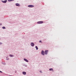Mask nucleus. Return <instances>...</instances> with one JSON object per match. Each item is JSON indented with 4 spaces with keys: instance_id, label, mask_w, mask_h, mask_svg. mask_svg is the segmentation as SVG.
<instances>
[{
    "instance_id": "23",
    "label": "nucleus",
    "mask_w": 76,
    "mask_h": 76,
    "mask_svg": "<svg viewBox=\"0 0 76 76\" xmlns=\"http://www.w3.org/2000/svg\"><path fill=\"white\" fill-rule=\"evenodd\" d=\"M16 72H17L16 71H15V73H16Z\"/></svg>"
},
{
    "instance_id": "16",
    "label": "nucleus",
    "mask_w": 76,
    "mask_h": 76,
    "mask_svg": "<svg viewBox=\"0 0 76 76\" xmlns=\"http://www.w3.org/2000/svg\"><path fill=\"white\" fill-rule=\"evenodd\" d=\"M2 44H3V43L0 42V45H2Z\"/></svg>"
},
{
    "instance_id": "8",
    "label": "nucleus",
    "mask_w": 76,
    "mask_h": 76,
    "mask_svg": "<svg viewBox=\"0 0 76 76\" xmlns=\"http://www.w3.org/2000/svg\"><path fill=\"white\" fill-rule=\"evenodd\" d=\"M24 60L25 61H26V62H28L29 61H28V60L26 59V58L24 59Z\"/></svg>"
},
{
    "instance_id": "1",
    "label": "nucleus",
    "mask_w": 76,
    "mask_h": 76,
    "mask_svg": "<svg viewBox=\"0 0 76 76\" xmlns=\"http://www.w3.org/2000/svg\"><path fill=\"white\" fill-rule=\"evenodd\" d=\"M43 21H38L37 22V23L38 24H41L42 23H43Z\"/></svg>"
},
{
    "instance_id": "14",
    "label": "nucleus",
    "mask_w": 76,
    "mask_h": 76,
    "mask_svg": "<svg viewBox=\"0 0 76 76\" xmlns=\"http://www.w3.org/2000/svg\"><path fill=\"white\" fill-rule=\"evenodd\" d=\"M2 64H3L4 65H6V64L5 63H2Z\"/></svg>"
},
{
    "instance_id": "3",
    "label": "nucleus",
    "mask_w": 76,
    "mask_h": 76,
    "mask_svg": "<svg viewBox=\"0 0 76 76\" xmlns=\"http://www.w3.org/2000/svg\"><path fill=\"white\" fill-rule=\"evenodd\" d=\"M48 50H45V54L46 55H47V54H48Z\"/></svg>"
},
{
    "instance_id": "2",
    "label": "nucleus",
    "mask_w": 76,
    "mask_h": 76,
    "mask_svg": "<svg viewBox=\"0 0 76 76\" xmlns=\"http://www.w3.org/2000/svg\"><path fill=\"white\" fill-rule=\"evenodd\" d=\"M28 7H34V6L32 5H28Z\"/></svg>"
},
{
    "instance_id": "6",
    "label": "nucleus",
    "mask_w": 76,
    "mask_h": 76,
    "mask_svg": "<svg viewBox=\"0 0 76 76\" xmlns=\"http://www.w3.org/2000/svg\"><path fill=\"white\" fill-rule=\"evenodd\" d=\"M7 0L5 1H1V2L2 3H6V2H7Z\"/></svg>"
},
{
    "instance_id": "7",
    "label": "nucleus",
    "mask_w": 76,
    "mask_h": 76,
    "mask_svg": "<svg viewBox=\"0 0 76 76\" xmlns=\"http://www.w3.org/2000/svg\"><path fill=\"white\" fill-rule=\"evenodd\" d=\"M15 5L16 6H20V4H18V3H16V4H15Z\"/></svg>"
},
{
    "instance_id": "21",
    "label": "nucleus",
    "mask_w": 76,
    "mask_h": 76,
    "mask_svg": "<svg viewBox=\"0 0 76 76\" xmlns=\"http://www.w3.org/2000/svg\"><path fill=\"white\" fill-rule=\"evenodd\" d=\"M0 25H2V24L0 23Z\"/></svg>"
},
{
    "instance_id": "5",
    "label": "nucleus",
    "mask_w": 76,
    "mask_h": 76,
    "mask_svg": "<svg viewBox=\"0 0 76 76\" xmlns=\"http://www.w3.org/2000/svg\"><path fill=\"white\" fill-rule=\"evenodd\" d=\"M31 47H34V45H35L34 44V43L33 42L31 43Z\"/></svg>"
},
{
    "instance_id": "12",
    "label": "nucleus",
    "mask_w": 76,
    "mask_h": 76,
    "mask_svg": "<svg viewBox=\"0 0 76 76\" xmlns=\"http://www.w3.org/2000/svg\"><path fill=\"white\" fill-rule=\"evenodd\" d=\"M35 48H36L37 50H38V47L37 46H36Z\"/></svg>"
},
{
    "instance_id": "4",
    "label": "nucleus",
    "mask_w": 76,
    "mask_h": 76,
    "mask_svg": "<svg viewBox=\"0 0 76 76\" xmlns=\"http://www.w3.org/2000/svg\"><path fill=\"white\" fill-rule=\"evenodd\" d=\"M41 54L42 55H43V56H44V55H45V53H44V50L42 51Z\"/></svg>"
},
{
    "instance_id": "18",
    "label": "nucleus",
    "mask_w": 76,
    "mask_h": 76,
    "mask_svg": "<svg viewBox=\"0 0 76 76\" xmlns=\"http://www.w3.org/2000/svg\"><path fill=\"white\" fill-rule=\"evenodd\" d=\"M7 60H9V58H7L6 59Z\"/></svg>"
},
{
    "instance_id": "11",
    "label": "nucleus",
    "mask_w": 76,
    "mask_h": 76,
    "mask_svg": "<svg viewBox=\"0 0 76 76\" xmlns=\"http://www.w3.org/2000/svg\"><path fill=\"white\" fill-rule=\"evenodd\" d=\"M50 71H53V69L50 68L49 69Z\"/></svg>"
},
{
    "instance_id": "10",
    "label": "nucleus",
    "mask_w": 76,
    "mask_h": 76,
    "mask_svg": "<svg viewBox=\"0 0 76 76\" xmlns=\"http://www.w3.org/2000/svg\"><path fill=\"white\" fill-rule=\"evenodd\" d=\"M9 56L10 57H14V56L12 55H9Z\"/></svg>"
},
{
    "instance_id": "19",
    "label": "nucleus",
    "mask_w": 76,
    "mask_h": 76,
    "mask_svg": "<svg viewBox=\"0 0 76 76\" xmlns=\"http://www.w3.org/2000/svg\"><path fill=\"white\" fill-rule=\"evenodd\" d=\"M24 66H25V67H27V65H24Z\"/></svg>"
},
{
    "instance_id": "22",
    "label": "nucleus",
    "mask_w": 76,
    "mask_h": 76,
    "mask_svg": "<svg viewBox=\"0 0 76 76\" xmlns=\"http://www.w3.org/2000/svg\"><path fill=\"white\" fill-rule=\"evenodd\" d=\"M40 73H42V72H41V71H40Z\"/></svg>"
},
{
    "instance_id": "20",
    "label": "nucleus",
    "mask_w": 76,
    "mask_h": 76,
    "mask_svg": "<svg viewBox=\"0 0 76 76\" xmlns=\"http://www.w3.org/2000/svg\"><path fill=\"white\" fill-rule=\"evenodd\" d=\"M0 73H3V72L0 71Z\"/></svg>"
},
{
    "instance_id": "9",
    "label": "nucleus",
    "mask_w": 76,
    "mask_h": 76,
    "mask_svg": "<svg viewBox=\"0 0 76 76\" xmlns=\"http://www.w3.org/2000/svg\"><path fill=\"white\" fill-rule=\"evenodd\" d=\"M23 75H25L26 74V72H23Z\"/></svg>"
},
{
    "instance_id": "17",
    "label": "nucleus",
    "mask_w": 76,
    "mask_h": 76,
    "mask_svg": "<svg viewBox=\"0 0 76 76\" xmlns=\"http://www.w3.org/2000/svg\"><path fill=\"white\" fill-rule=\"evenodd\" d=\"M39 42H41V44H42V41H41V40H40L39 41Z\"/></svg>"
},
{
    "instance_id": "13",
    "label": "nucleus",
    "mask_w": 76,
    "mask_h": 76,
    "mask_svg": "<svg viewBox=\"0 0 76 76\" xmlns=\"http://www.w3.org/2000/svg\"><path fill=\"white\" fill-rule=\"evenodd\" d=\"M15 0H8V1L10 2L12 1H14Z\"/></svg>"
},
{
    "instance_id": "15",
    "label": "nucleus",
    "mask_w": 76,
    "mask_h": 76,
    "mask_svg": "<svg viewBox=\"0 0 76 76\" xmlns=\"http://www.w3.org/2000/svg\"><path fill=\"white\" fill-rule=\"evenodd\" d=\"M2 28L3 29H6V27H4V26L2 27Z\"/></svg>"
}]
</instances>
